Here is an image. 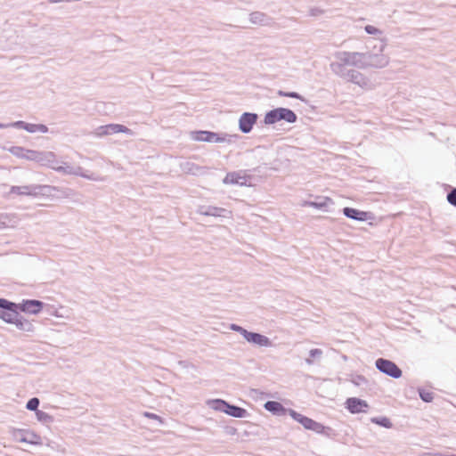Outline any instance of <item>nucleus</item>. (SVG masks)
Masks as SVG:
<instances>
[{
    "label": "nucleus",
    "instance_id": "obj_1",
    "mask_svg": "<svg viewBox=\"0 0 456 456\" xmlns=\"http://www.w3.org/2000/svg\"><path fill=\"white\" fill-rule=\"evenodd\" d=\"M336 61L330 63L331 71L337 76L345 75L349 69L346 66H353L360 69V53L359 52H337L334 54Z\"/></svg>",
    "mask_w": 456,
    "mask_h": 456
},
{
    "label": "nucleus",
    "instance_id": "obj_2",
    "mask_svg": "<svg viewBox=\"0 0 456 456\" xmlns=\"http://www.w3.org/2000/svg\"><path fill=\"white\" fill-rule=\"evenodd\" d=\"M386 46L387 43L381 40L380 45L379 47V53H360V69H382L387 67L389 63V57L382 53Z\"/></svg>",
    "mask_w": 456,
    "mask_h": 456
},
{
    "label": "nucleus",
    "instance_id": "obj_3",
    "mask_svg": "<svg viewBox=\"0 0 456 456\" xmlns=\"http://www.w3.org/2000/svg\"><path fill=\"white\" fill-rule=\"evenodd\" d=\"M237 135H231L227 134H217L211 131H193L191 133V138L198 142H233Z\"/></svg>",
    "mask_w": 456,
    "mask_h": 456
},
{
    "label": "nucleus",
    "instance_id": "obj_4",
    "mask_svg": "<svg viewBox=\"0 0 456 456\" xmlns=\"http://www.w3.org/2000/svg\"><path fill=\"white\" fill-rule=\"evenodd\" d=\"M297 119L296 113L286 108H276L265 113L264 122L265 125H273L284 120L288 123H295Z\"/></svg>",
    "mask_w": 456,
    "mask_h": 456
},
{
    "label": "nucleus",
    "instance_id": "obj_5",
    "mask_svg": "<svg viewBox=\"0 0 456 456\" xmlns=\"http://www.w3.org/2000/svg\"><path fill=\"white\" fill-rule=\"evenodd\" d=\"M53 170L64 175H74L81 176L91 181H104V178L100 177L94 173L88 174V172L84 171L81 167H74L65 162L60 161L59 164H55Z\"/></svg>",
    "mask_w": 456,
    "mask_h": 456
},
{
    "label": "nucleus",
    "instance_id": "obj_6",
    "mask_svg": "<svg viewBox=\"0 0 456 456\" xmlns=\"http://www.w3.org/2000/svg\"><path fill=\"white\" fill-rule=\"evenodd\" d=\"M19 307L16 303L5 298H0V319L7 323L13 324L17 321Z\"/></svg>",
    "mask_w": 456,
    "mask_h": 456
},
{
    "label": "nucleus",
    "instance_id": "obj_7",
    "mask_svg": "<svg viewBox=\"0 0 456 456\" xmlns=\"http://www.w3.org/2000/svg\"><path fill=\"white\" fill-rule=\"evenodd\" d=\"M45 190H54L60 191L56 187H51L49 185H23V186H12L11 192L18 195H26V196H37L39 194H43Z\"/></svg>",
    "mask_w": 456,
    "mask_h": 456
},
{
    "label": "nucleus",
    "instance_id": "obj_8",
    "mask_svg": "<svg viewBox=\"0 0 456 456\" xmlns=\"http://www.w3.org/2000/svg\"><path fill=\"white\" fill-rule=\"evenodd\" d=\"M118 133L134 135V132L130 128L120 124H108L104 126H100L93 132L94 135H95L96 137H103L106 135H110Z\"/></svg>",
    "mask_w": 456,
    "mask_h": 456
},
{
    "label": "nucleus",
    "instance_id": "obj_9",
    "mask_svg": "<svg viewBox=\"0 0 456 456\" xmlns=\"http://www.w3.org/2000/svg\"><path fill=\"white\" fill-rule=\"evenodd\" d=\"M375 366L380 372L393 379H399L403 374L401 369L394 362L385 358L377 359Z\"/></svg>",
    "mask_w": 456,
    "mask_h": 456
},
{
    "label": "nucleus",
    "instance_id": "obj_10",
    "mask_svg": "<svg viewBox=\"0 0 456 456\" xmlns=\"http://www.w3.org/2000/svg\"><path fill=\"white\" fill-rule=\"evenodd\" d=\"M289 414L294 420L300 423L305 429L313 430L316 433H322L324 429V427L321 423L316 422L315 420L305 417L292 409H289Z\"/></svg>",
    "mask_w": 456,
    "mask_h": 456
},
{
    "label": "nucleus",
    "instance_id": "obj_11",
    "mask_svg": "<svg viewBox=\"0 0 456 456\" xmlns=\"http://www.w3.org/2000/svg\"><path fill=\"white\" fill-rule=\"evenodd\" d=\"M339 77L354 83L364 89H370V80L360 71L356 69H350L345 73V75L340 76Z\"/></svg>",
    "mask_w": 456,
    "mask_h": 456
},
{
    "label": "nucleus",
    "instance_id": "obj_12",
    "mask_svg": "<svg viewBox=\"0 0 456 456\" xmlns=\"http://www.w3.org/2000/svg\"><path fill=\"white\" fill-rule=\"evenodd\" d=\"M7 127H14L18 129H24L28 133H43L45 134L48 132V127L43 124H30L22 120L12 122L6 124Z\"/></svg>",
    "mask_w": 456,
    "mask_h": 456
},
{
    "label": "nucleus",
    "instance_id": "obj_13",
    "mask_svg": "<svg viewBox=\"0 0 456 456\" xmlns=\"http://www.w3.org/2000/svg\"><path fill=\"white\" fill-rule=\"evenodd\" d=\"M258 115L252 112H244L239 118V129L243 134H248L256 123Z\"/></svg>",
    "mask_w": 456,
    "mask_h": 456
},
{
    "label": "nucleus",
    "instance_id": "obj_14",
    "mask_svg": "<svg viewBox=\"0 0 456 456\" xmlns=\"http://www.w3.org/2000/svg\"><path fill=\"white\" fill-rule=\"evenodd\" d=\"M19 310L30 314H39L45 304L37 299H26L22 300L21 303L17 304Z\"/></svg>",
    "mask_w": 456,
    "mask_h": 456
},
{
    "label": "nucleus",
    "instance_id": "obj_15",
    "mask_svg": "<svg viewBox=\"0 0 456 456\" xmlns=\"http://www.w3.org/2000/svg\"><path fill=\"white\" fill-rule=\"evenodd\" d=\"M36 162L43 167H46L52 169H53L55 164L60 163V161L57 159L56 154L48 151H38Z\"/></svg>",
    "mask_w": 456,
    "mask_h": 456
},
{
    "label": "nucleus",
    "instance_id": "obj_16",
    "mask_svg": "<svg viewBox=\"0 0 456 456\" xmlns=\"http://www.w3.org/2000/svg\"><path fill=\"white\" fill-rule=\"evenodd\" d=\"M197 213L207 216L228 217L230 211L214 206H200L197 209Z\"/></svg>",
    "mask_w": 456,
    "mask_h": 456
},
{
    "label": "nucleus",
    "instance_id": "obj_17",
    "mask_svg": "<svg viewBox=\"0 0 456 456\" xmlns=\"http://www.w3.org/2000/svg\"><path fill=\"white\" fill-rule=\"evenodd\" d=\"M346 408L351 413L366 412L367 409L369 408L366 401L356 397L348 398L346 402Z\"/></svg>",
    "mask_w": 456,
    "mask_h": 456
},
{
    "label": "nucleus",
    "instance_id": "obj_18",
    "mask_svg": "<svg viewBox=\"0 0 456 456\" xmlns=\"http://www.w3.org/2000/svg\"><path fill=\"white\" fill-rule=\"evenodd\" d=\"M224 183L225 184H237V185H246L248 182V177L242 172H230L224 178Z\"/></svg>",
    "mask_w": 456,
    "mask_h": 456
},
{
    "label": "nucleus",
    "instance_id": "obj_19",
    "mask_svg": "<svg viewBox=\"0 0 456 456\" xmlns=\"http://www.w3.org/2000/svg\"><path fill=\"white\" fill-rule=\"evenodd\" d=\"M249 21L259 26H271L273 23V18L261 12H253L249 14Z\"/></svg>",
    "mask_w": 456,
    "mask_h": 456
},
{
    "label": "nucleus",
    "instance_id": "obj_20",
    "mask_svg": "<svg viewBox=\"0 0 456 456\" xmlns=\"http://www.w3.org/2000/svg\"><path fill=\"white\" fill-rule=\"evenodd\" d=\"M247 341L258 346L270 347L273 346L268 337L256 332H251Z\"/></svg>",
    "mask_w": 456,
    "mask_h": 456
},
{
    "label": "nucleus",
    "instance_id": "obj_21",
    "mask_svg": "<svg viewBox=\"0 0 456 456\" xmlns=\"http://www.w3.org/2000/svg\"><path fill=\"white\" fill-rule=\"evenodd\" d=\"M264 407L266 411L277 416H283L286 412H289V410H287L281 403L276 401H267L264 404Z\"/></svg>",
    "mask_w": 456,
    "mask_h": 456
},
{
    "label": "nucleus",
    "instance_id": "obj_22",
    "mask_svg": "<svg viewBox=\"0 0 456 456\" xmlns=\"http://www.w3.org/2000/svg\"><path fill=\"white\" fill-rule=\"evenodd\" d=\"M343 214L346 217L356 221H366L368 217L367 212L360 211L358 209L348 207L343 208Z\"/></svg>",
    "mask_w": 456,
    "mask_h": 456
},
{
    "label": "nucleus",
    "instance_id": "obj_23",
    "mask_svg": "<svg viewBox=\"0 0 456 456\" xmlns=\"http://www.w3.org/2000/svg\"><path fill=\"white\" fill-rule=\"evenodd\" d=\"M17 223L18 221L14 215L7 213L0 214V230L14 227Z\"/></svg>",
    "mask_w": 456,
    "mask_h": 456
},
{
    "label": "nucleus",
    "instance_id": "obj_24",
    "mask_svg": "<svg viewBox=\"0 0 456 456\" xmlns=\"http://www.w3.org/2000/svg\"><path fill=\"white\" fill-rule=\"evenodd\" d=\"M13 324L18 330L25 332H33L35 329L33 323L20 314L18 315L17 321Z\"/></svg>",
    "mask_w": 456,
    "mask_h": 456
},
{
    "label": "nucleus",
    "instance_id": "obj_25",
    "mask_svg": "<svg viewBox=\"0 0 456 456\" xmlns=\"http://www.w3.org/2000/svg\"><path fill=\"white\" fill-rule=\"evenodd\" d=\"M181 168L184 173L191 175H200L202 173L203 167L194 164L191 161H185L181 165Z\"/></svg>",
    "mask_w": 456,
    "mask_h": 456
},
{
    "label": "nucleus",
    "instance_id": "obj_26",
    "mask_svg": "<svg viewBox=\"0 0 456 456\" xmlns=\"http://www.w3.org/2000/svg\"><path fill=\"white\" fill-rule=\"evenodd\" d=\"M225 413L235 418H245L248 415V411L239 406L228 403Z\"/></svg>",
    "mask_w": 456,
    "mask_h": 456
},
{
    "label": "nucleus",
    "instance_id": "obj_27",
    "mask_svg": "<svg viewBox=\"0 0 456 456\" xmlns=\"http://www.w3.org/2000/svg\"><path fill=\"white\" fill-rule=\"evenodd\" d=\"M207 404L215 411L225 413L228 403L222 399H211L207 402Z\"/></svg>",
    "mask_w": 456,
    "mask_h": 456
},
{
    "label": "nucleus",
    "instance_id": "obj_28",
    "mask_svg": "<svg viewBox=\"0 0 456 456\" xmlns=\"http://www.w3.org/2000/svg\"><path fill=\"white\" fill-rule=\"evenodd\" d=\"M332 203L331 200L329 198L322 199L320 200L315 201H305L304 206H309L315 208L317 209H322L329 206V204Z\"/></svg>",
    "mask_w": 456,
    "mask_h": 456
},
{
    "label": "nucleus",
    "instance_id": "obj_29",
    "mask_svg": "<svg viewBox=\"0 0 456 456\" xmlns=\"http://www.w3.org/2000/svg\"><path fill=\"white\" fill-rule=\"evenodd\" d=\"M27 430H24V429H15L13 428L12 431H11V434H12V436L13 438V440L17 441V442H20V443H26L27 440Z\"/></svg>",
    "mask_w": 456,
    "mask_h": 456
},
{
    "label": "nucleus",
    "instance_id": "obj_30",
    "mask_svg": "<svg viewBox=\"0 0 456 456\" xmlns=\"http://www.w3.org/2000/svg\"><path fill=\"white\" fill-rule=\"evenodd\" d=\"M371 422L377 424V425H379L381 427H384V428H392V422L390 421V419L387 417H376V418H372L371 419Z\"/></svg>",
    "mask_w": 456,
    "mask_h": 456
},
{
    "label": "nucleus",
    "instance_id": "obj_31",
    "mask_svg": "<svg viewBox=\"0 0 456 456\" xmlns=\"http://www.w3.org/2000/svg\"><path fill=\"white\" fill-rule=\"evenodd\" d=\"M27 442L26 444H41L42 442H41V437L35 434L34 432H29V431H27Z\"/></svg>",
    "mask_w": 456,
    "mask_h": 456
},
{
    "label": "nucleus",
    "instance_id": "obj_32",
    "mask_svg": "<svg viewBox=\"0 0 456 456\" xmlns=\"http://www.w3.org/2000/svg\"><path fill=\"white\" fill-rule=\"evenodd\" d=\"M7 151L12 153L13 156L19 159H24L25 148L20 146H12L7 149Z\"/></svg>",
    "mask_w": 456,
    "mask_h": 456
},
{
    "label": "nucleus",
    "instance_id": "obj_33",
    "mask_svg": "<svg viewBox=\"0 0 456 456\" xmlns=\"http://www.w3.org/2000/svg\"><path fill=\"white\" fill-rule=\"evenodd\" d=\"M419 395L421 400H423L426 403H430L434 399V394L431 391L425 390V389H419Z\"/></svg>",
    "mask_w": 456,
    "mask_h": 456
},
{
    "label": "nucleus",
    "instance_id": "obj_34",
    "mask_svg": "<svg viewBox=\"0 0 456 456\" xmlns=\"http://www.w3.org/2000/svg\"><path fill=\"white\" fill-rule=\"evenodd\" d=\"M37 419L44 423H49L53 421V417L45 411H37L36 412Z\"/></svg>",
    "mask_w": 456,
    "mask_h": 456
},
{
    "label": "nucleus",
    "instance_id": "obj_35",
    "mask_svg": "<svg viewBox=\"0 0 456 456\" xmlns=\"http://www.w3.org/2000/svg\"><path fill=\"white\" fill-rule=\"evenodd\" d=\"M39 399L37 398V397H33L31 399H29L26 404V408L29 411H39L37 408L39 406Z\"/></svg>",
    "mask_w": 456,
    "mask_h": 456
},
{
    "label": "nucleus",
    "instance_id": "obj_36",
    "mask_svg": "<svg viewBox=\"0 0 456 456\" xmlns=\"http://www.w3.org/2000/svg\"><path fill=\"white\" fill-rule=\"evenodd\" d=\"M37 152L38 151L25 149L24 159L36 162Z\"/></svg>",
    "mask_w": 456,
    "mask_h": 456
},
{
    "label": "nucleus",
    "instance_id": "obj_37",
    "mask_svg": "<svg viewBox=\"0 0 456 456\" xmlns=\"http://www.w3.org/2000/svg\"><path fill=\"white\" fill-rule=\"evenodd\" d=\"M364 29L370 35L379 36L382 34L381 30L371 25L365 26Z\"/></svg>",
    "mask_w": 456,
    "mask_h": 456
},
{
    "label": "nucleus",
    "instance_id": "obj_38",
    "mask_svg": "<svg viewBox=\"0 0 456 456\" xmlns=\"http://www.w3.org/2000/svg\"><path fill=\"white\" fill-rule=\"evenodd\" d=\"M447 200L451 205L456 207V188L448 192Z\"/></svg>",
    "mask_w": 456,
    "mask_h": 456
},
{
    "label": "nucleus",
    "instance_id": "obj_39",
    "mask_svg": "<svg viewBox=\"0 0 456 456\" xmlns=\"http://www.w3.org/2000/svg\"><path fill=\"white\" fill-rule=\"evenodd\" d=\"M352 382L355 386H362L367 383L366 379L362 375H357L352 379Z\"/></svg>",
    "mask_w": 456,
    "mask_h": 456
},
{
    "label": "nucleus",
    "instance_id": "obj_40",
    "mask_svg": "<svg viewBox=\"0 0 456 456\" xmlns=\"http://www.w3.org/2000/svg\"><path fill=\"white\" fill-rule=\"evenodd\" d=\"M143 416H145L146 418L151 419H156L160 424L163 423L161 417H159V415H157L155 413L145 411V412H143Z\"/></svg>",
    "mask_w": 456,
    "mask_h": 456
},
{
    "label": "nucleus",
    "instance_id": "obj_41",
    "mask_svg": "<svg viewBox=\"0 0 456 456\" xmlns=\"http://www.w3.org/2000/svg\"><path fill=\"white\" fill-rule=\"evenodd\" d=\"M309 355L311 358H320L322 355V351L318 348L311 349L309 352Z\"/></svg>",
    "mask_w": 456,
    "mask_h": 456
},
{
    "label": "nucleus",
    "instance_id": "obj_42",
    "mask_svg": "<svg viewBox=\"0 0 456 456\" xmlns=\"http://www.w3.org/2000/svg\"><path fill=\"white\" fill-rule=\"evenodd\" d=\"M240 334L243 336V338L247 340L249 335L251 334V331H248L246 329L240 327L238 331Z\"/></svg>",
    "mask_w": 456,
    "mask_h": 456
},
{
    "label": "nucleus",
    "instance_id": "obj_43",
    "mask_svg": "<svg viewBox=\"0 0 456 456\" xmlns=\"http://www.w3.org/2000/svg\"><path fill=\"white\" fill-rule=\"evenodd\" d=\"M240 334L243 336V338L247 340L249 335L251 334V331H248L246 329L240 327L238 331Z\"/></svg>",
    "mask_w": 456,
    "mask_h": 456
},
{
    "label": "nucleus",
    "instance_id": "obj_44",
    "mask_svg": "<svg viewBox=\"0 0 456 456\" xmlns=\"http://www.w3.org/2000/svg\"><path fill=\"white\" fill-rule=\"evenodd\" d=\"M240 334L243 336V338L247 340L249 335L251 334V331H248L246 329L240 327L238 331Z\"/></svg>",
    "mask_w": 456,
    "mask_h": 456
},
{
    "label": "nucleus",
    "instance_id": "obj_45",
    "mask_svg": "<svg viewBox=\"0 0 456 456\" xmlns=\"http://www.w3.org/2000/svg\"><path fill=\"white\" fill-rule=\"evenodd\" d=\"M286 97L302 100V96L296 92H288L285 94Z\"/></svg>",
    "mask_w": 456,
    "mask_h": 456
},
{
    "label": "nucleus",
    "instance_id": "obj_46",
    "mask_svg": "<svg viewBox=\"0 0 456 456\" xmlns=\"http://www.w3.org/2000/svg\"><path fill=\"white\" fill-rule=\"evenodd\" d=\"M321 12H322V11L319 9H311L310 15L316 16V15L320 14Z\"/></svg>",
    "mask_w": 456,
    "mask_h": 456
},
{
    "label": "nucleus",
    "instance_id": "obj_47",
    "mask_svg": "<svg viewBox=\"0 0 456 456\" xmlns=\"http://www.w3.org/2000/svg\"><path fill=\"white\" fill-rule=\"evenodd\" d=\"M240 326L237 325V324H231L230 326V329L232 330H234V331H238V330L240 329Z\"/></svg>",
    "mask_w": 456,
    "mask_h": 456
},
{
    "label": "nucleus",
    "instance_id": "obj_48",
    "mask_svg": "<svg viewBox=\"0 0 456 456\" xmlns=\"http://www.w3.org/2000/svg\"><path fill=\"white\" fill-rule=\"evenodd\" d=\"M73 193V191L70 190V189H67L66 190V192H65V195L66 197H69V195H71Z\"/></svg>",
    "mask_w": 456,
    "mask_h": 456
},
{
    "label": "nucleus",
    "instance_id": "obj_49",
    "mask_svg": "<svg viewBox=\"0 0 456 456\" xmlns=\"http://www.w3.org/2000/svg\"><path fill=\"white\" fill-rule=\"evenodd\" d=\"M305 362L308 364V365H312L313 364V360L311 358H306L305 359Z\"/></svg>",
    "mask_w": 456,
    "mask_h": 456
},
{
    "label": "nucleus",
    "instance_id": "obj_50",
    "mask_svg": "<svg viewBox=\"0 0 456 456\" xmlns=\"http://www.w3.org/2000/svg\"><path fill=\"white\" fill-rule=\"evenodd\" d=\"M50 3H61L64 2V0H48Z\"/></svg>",
    "mask_w": 456,
    "mask_h": 456
},
{
    "label": "nucleus",
    "instance_id": "obj_51",
    "mask_svg": "<svg viewBox=\"0 0 456 456\" xmlns=\"http://www.w3.org/2000/svg\"><path fill=\"white\" fill-rule=\"evenodd\" d=\"M2 128H7L6 124L0 123V129Z\"/></svg>",
    "mask_w": 456,
    "mask_h": 456
},
{
    "label": "nucleus",
    "instance_id": "obj_52",
    "mask_svg": "<svg viewBox=\"0 0 456 456\" xmlns=\"http://www.w3.org/2000/svg\"><path fill=\"white\" fill-rule=\"evenodd\" d=\"M278 94H279L280 95L285 96V94H286L287 93L282 92V91H279V93H278Z\"/></svg>",
    "mask_w": 456,
    "mask_h": 456
},
{
    "label": "nucleus",
    "instance_id": "obj_53",
    "mask_svg": "<svg viewBox=\"0 0 456 456\" xmlns=\"http://www.w3.org/2000/svg\"><path fill=\"white\" fill-rule=\"evenodd\" d=\"M180 364H183L185 366L184 362H179Z\"/></svg>",
    "mask_w": 456,
    "mask_h": 456
},
{
    "label": "nucleus",
    "instance_id": "obj_54",
    "mask_svg": "<svg viewBox=\"0 0 456 456\" xmlns=\"http://www.w3.org/2000/svg\"><path fill=\"white\" fill-rule=\"evenodd\" d=\"M452 456H456L455 454H452Z\"/></svg>",
    "mask_w": 456,
    "mask_h": 456
}]
</instances>
